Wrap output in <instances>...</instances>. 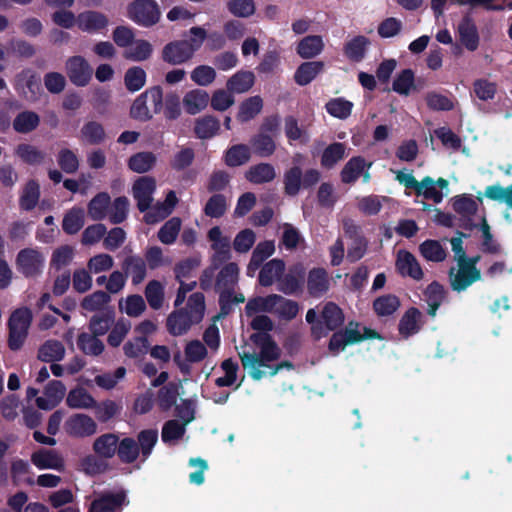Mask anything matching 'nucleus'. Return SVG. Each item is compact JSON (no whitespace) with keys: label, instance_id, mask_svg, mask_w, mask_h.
<instances>
[{"label":"nucleus","instance_id":"nucleus-3","mask_svg":"<svg viewBox=\"0 0 512 512\" xmlns=\"http://www.w3.org/2000/svg\"><path fill=\"white\" fill-rule=\"evenodd\" d=\"M239 279V268L236 263H228L219 271L215 288L219 292L221 313L227 314L232 303H242L245 298L242 294H235L234 290Z\"/></svg>","mask_w":512,"mask_h":512},{"label":"nucleus","instance_id":"nucleus-43","mask_svg":"<svg viewBox=\"0 0 512 512\" xmlns=\"http://www.w3.org/2000/svg\"><path fill=\"white\" fill-rule=\"evenodd\" d=\"M123 269L126 274L131 276L133 284L141 283L146 276V264L138 256H129L123 263Z\"/></svg>","mask_w":512,"mask_h":512},{"label":"nucleus","instance_id":"nucleus-28","mask_svg":"<svg viewBox=\"0 0 512 512\" xmlns=\"http://www.w3.org/2000/svg\"><path fill=\"white\" fill-rule=\"evenodd\" d=\"M458 32L461 43L470 51L477 49L479 44V36L477 28L473 21L465 17L458 26Z\"/></svg>","mask_w":512,"mask_h":512},{"label":"nucleus","instance_id":"nucleus-58","mask_svg":"<svg viewBox=\"0 0 512 512\" xmlns=\"http://www.w3.org/2000/svg\"><path fill=\"white\" fill-rule=\"evenodd\" d=\"M145 297L149 306L158 310L164 302V286L157 280H151L145 288Z\"/></svg>","mask_w":512,"mask_h":512},{"label":"nucleus","instance_id":"nucleus-1","mask_svg":"<svg viewBox=\"0 0 512 512\" xmlns=\"http://www.w3.org/2000/svg\"><path fill=\"white\" fill-rule=\"evenodd\" d=\"M251 327L259 331L250 336L254 345L253 351L243 350L239 353L242 365L255 380L264 376H274L281 368H291L288 362L277 364L280 357V348L267 333L272 330L273 323L266 315H257L251 321Z\"/></svg>","mask_w":512,"mask_h":512},{"label":"nucleus","instance_id":"nucleus-53","mask_svg":"<svg viewBox=\"0 0 512 512\" xmlns=\"http://www.w3.org/2000/svg\"><path fill=\"white\" fill-rule=\"evenodd\" d=\"M263 106L262 99L259 96H253L243 101L239 107L237 119L240 122H247L253 119L261 112Z\"/></svg>","mask_w":512,"mask_h":512},{"label":"nucleus","instance_id":"nucleus-63","mask_svg":"<svg viewBox=\"0 0 512 512\" xmlns=\"http://www.w3.org/2000/svg\"><path fill=\"white\" fill-rule=\"evenodd\" d=\"M399 305V300L394 295L378 297L373 303L374 310L379 316H389L393 314L398 309Z\"/></svg>","mask_w":512,"mask_h":512},{"label":"nucleus","instance_id":"nucleus-14","mask_svg":"<svg viewBox=\"0 0 512 512\" xmlns=\"http://www.w3.org/2000/svg\"><path fill=\"white\" fill-rule=\"evenodd\" d=\"M32 464L39 470H55L62 472L65 469V460L62 455L54 449H39L31 455Z\"/></svg>","mask_w":512,"mask_h":512},{"label":"nucleus","instance_id":"nucleus-10","mask_svg":"<svg viewBox=\"0 0 512 512\" xmlns=\"http://www.w3.org/2000/svg\"><path fill=\"white\" fill-rule=\"evenodd\" d=\"M481 279V272L477 267L465 265L463 261L456 262V267L449 270V282L454 291L462 292L473 283Z\"/></svg>","mask_w":512,"mask_h":512},{"label":"nucleus","instance_id":"nucleus-59","mask_svg":"<svg viewBox=\"0 0 512 512\" xmlns=\"http://www.w3.org/2000/svg\"><path fill=\"white\" fill-rule=\"evenodd\" d=\"M453 208L464 219L471 221V216H473L478 209V203L471 196L462 195L453 199Z\"/></svg>","mask_w":512,"mask_h":512},{"label":"nucleus","instance_id":"nucleus-64","mask_svg":"<svg viewBox=\"0 0 512 512\" xmlns=\"http://www.w3.org/2000/svg\"><path fill=\"white\" fill-rule=\"evenodd\" d=\"M484 195L491 200L504 202L512 208V184L506 188L499 184L488 186Z\"/></svg>","mask_w":512,"mask_h":512},{"label":"nucleus","instance_id":"nucleus-7","mask_svg":"<svg viewBox=\"0 0 512 512\" xmlns=\"http://www.w3.org/2000/svg\"><path fill=\"white\" fill-rule=\"evenodd\" d=\"M364 334L358 323L350 322L343 331L335 332L329 342V350L334 354L344 350L346 346L360 342L364 338L374 337V332L363 328Z\"/></svg>","mask_w":512,"mask_h":512},{"label":"nucleus","instance_id":"nucleus-57","mask_svg":"<svg viewBox=\"0 0 512 512\" xmlns=\"http://www.w3.org/2000/svg\"><path fill=\"white\" fill-rule=\"evenodd\" d=\"M120 460L124 463H133L140 455L137 442L132 438H124L118 441L117 451Z\"/></svg>","mask_w":512,"mask_h":512},{"label":"nucleus","instance_id":"nucleus-56","mask_svg":"<svg viewBox=\"0 0 512 512\" xmlns=\"http://www.w3.org/2000/svg\"><path fill=\"white\" fill-rule=\"evenodd\" d=\"M119 309L130 317H138L145 311L146 304L142 296L130 295L119 301Z\"/></svg>","mask_w":512,"mask_h":512},{"label":"nucleus","instance_id":"nucleus-25","mask_svg":"<svg viewBox=\"0 0 512 512\" xmlns=\"http://www.w3.org/2000/svg\"><path fill=\"white\" fill-rule=\"evenodd\" d=\"M372 162H366L361 156L352 157L341 170V181L345 184H353L361 176L366 168H370Z\"/></svg>","mask_w":512,"mask_h":512},{"label":"nucleus","instance_id":"nucleus-47","mask_svg":"<svg viewBox=\"0 0 512 512\" xmlns=\"http://www.w3.org/2000/svg\"><path fill=\"white\" fill-rule=\"evenodd\" d=\"M421 255L431 262H443L447 257L446 249L436 240H426L419 247Z\"/></svg>","mask_w":512,"mask_h":512},{"label":"nucleus","instance_id":"nucleus-22","mask_svg":"<svg viewBox=\"0 0 512 512\" xmlns=\"http://www.w3.org/2000/svg\"><path fill=\"white\" fill-rule=\"evenodd\" d=\"M214 250L213 262L223 263L230 258V241L221 235L219 226H214L208 233Z\"/></svg>","mask_w":512,"mask_h":512},{"label":"nucleus","instance_id":"nucleus-51","mask_svg":"<svg viewBox=\"0 0 512 512\" xmlns=\"http://www.w3.org/2000/svg\"><path fill=\"white\" fill-rule=\"evenodd\" d=\"M179 387V384L170 382L159 390L157 401L161 410L167 411L175 405L179 396Z\"/></svg>","mask_w":512,"mask_h":512},{"label":"nucleus","instance_id":"nucleus-38","mask_svg":"<svg viewBox=\"0 0 512 512\" xmlns=\"http://www.w3.org/2000/svg\"><path fill=\"white\" fill-rule=\"evenodd\" d=\"M255 76L251 71H238L227 81V90L233 93L247 92L254 84Z\"/></svg>","mask_w":512,"mask_h":512},{"label":"nucleus","instance_id":"nucleus-6","mask_svg":"<svg viewBox=\"0 0 512 512\" xmlns=\"http://www.w3.org/2000/svg\"><path fill=\"white\" fill-rule=\"evenodd\" d=\"M160 14L159 6L154 0H134L127 7L128 17L144 27L156 24Z\"/></svg>","mask_w":512,"mask_h":512},{"label":"nucleus","instance_id":"nucleus-50","mask_svg":"<svg viewBox=\"0 0 512 512\" xmlns=\"http://www.w3.org/2000/svg\"><path fill=\"white\" fill-rule=\"evenodd\" d=\"M369 40L365 36H356L346 43L344 47L345 55L352 61H361L366 53Z\"/></svg>","mask_w":512,"mask_h":512},{"label":"nucleus","instance_id":"nucleus-4","mask_svg":"<svg viewBox=\"0 0 512 512\" xmlns=\"http://www.w3.org/2000/svg\"><path fill=\"white\" fill-rule=\"evenodd\" d=\"M162 108L163 90L160 86H153L134 100L130 114L134 119L148 121L154 114H158Z\"/></svg>","mask_w":512,"mask_h":512},{"label":"nucleus","instance_id":"nucleus-16","mask_svg":"<svg viewBox=\"0 0 512 512\" xmlns=\"http://www.w3.org/2000/svg\"><path fill=\"white\" fill-rule=\"evenodd\" d=\"M177 203V197L174 191H169L166 195V199L163 202L151 203L150 207L147 208L144 218L147 224H155L163 221L168 217Z\"/></svg>","mask_w":512,"mask_h":512},{"label":"nucleus","instance_id":"nucleus-24","mask_svg":"<svg viewBox=\"0 0 512 512\" xmlns=\"http://www.w3.org/2000/svg\"><path fill=\"white\" fill-rule=\"evenodd\" d=\"M249 144L251 152L260 158L272 156L277 149L276 138L258 132L250 138Z\"/></svg>","mask_w":512,"mask_h":512},{"label":"nucleus","instance_id":"nucleus-42","mask_svg":"<svg viewBox=\"0 0 512 512\" xmlns=\"http://www.w3.org/2000/svg\"><path fill=\"white\" fill-rule=\"evenodd\" d=\"M279 300V295L272 294L266 297H256L246 304V312L251 315L259 312L275 313V308Z\"/></svg>","mask_w":512,"mask_h":512},{"label":"nucleus","instance_id":"nucleus-23","mask_svg":"<svg viewBox=\"0 0 512 512\" xmlns=\"http://www.w3.org/2000/svg\"><path fill=\"white\" fill-rule=\"evenodd\" d=\"M209 101L208 92L202 89H193L184 95L182 103L189 115H196L208 106Z\"/></svg>","mask_w":512,"mask_h":512},{"label":"nucleus","instance_id":"nucleus-60","mask_svg":"<svg viewBox=\"0 0 512 512\" xmlns=\"http://www.w3.org/2000/svg\"><path fill=\"white\" fill-rule=\"evenodd\" d=\"M124 83L130 92L139 91L146 83V72L141 67H131L125 72Z\"/></svg>","mask_w":512,"mask_h":512},{"label":"nucleus","instance_id":"nucleus-48","mask_svg":"<svg viewBox=\"0 0 512 512\" xmlns=\"http://www.w3.org/2000/svg\"><path fill=\"white\" fill-rule=\"evenodd\" d=\"M81 139L90 145H97L105 140L103 126L96 121H89L81 128Z\"/></svg>","mask_w":512,"mask_h":512},{"label":"nucleus","instance_id":"nucleus-18","mask_svg":"<svg viewBox=\"0 0 512 512\" xmlns=\"http://www.w3.org/2000/svg\"><path fill=\"white\" fill-rule=\"evenodd\" d=\"M396 269L404 277L414 280L423 278L422 268L413 254L406 250H399L396 257Z\"/></svg>","mask_w":512,"mask_h":512},{"label":"nucleus","instance_id":"nucleus-9","mask_svg":"<svg viewBox=\"0 0 512 512\" xmlns=\"http://www.w3.org/2000/svg\"><path fill=\"white\" fill-rule=\"evenodd\" d=\"M344 322L342 310L333 302L324 305L321 312V320L312 326V334L316 339H320L333 331Z\"/></svg>","mask_w":512,"mask_h":512},{"label":"nucleus","instance_id":"nucleus-13","mask_svg":"<svg viewBox=\"0 0 512 512\" xmlns=\"http://www.w3.org/2000/svg\"><path fill=\"white\" fill-rule=\"evenodd\" d=\"M64 430L71 437L85 438L96 433L97 424L90 416L76 413L65 421Z\"/></svg>","mask_w":512,"mask_h":512},{"label":"nucleus","instance_id":"nucleus-41","mask_svg":"<svg viewBox=\"0 0 512 512\" xmlns=\"http://www.w3.org/2000/svg\"><path fill=\"white\" fill-rule=\"evenodd\" d=\"M251 150L245 144H236L231 146L225 154V163L229 167H238L249 162Z\"/></svg>","mask_w":512,"mask_h":512},{"label":"nucleus","instance_id":"nucleus-54","mask_svg":"<svg viewBox=\"0 0 512 512\" xmlns=\"http://www.w3.org/2000/svg\"><path fill=\"white\" fill-rule=\"evenodd\" d=\"M421 318V313L416 308H410L401 318L399 323V332L405 337H408L412 334L418 332L419 320Z\"/></svg>","mask_w":512,"mask_h":512},{"label":"nucleus","instance_id":"nucleus-27","mask_svg":"<svg viewBox=\"0 0 512 512\" xmlns=\"http://www.w3.org/2000/svg\"><path fill=\"white\" fill-rule=\"evenodd\" d=\"M219 130L220 122L212 115H205L195 120L194 133L199 139H210L217 135Z\"/></svg>","mask_w":512,"mask_h":512},{"label":"nucleus","instance_id":"nucleus-45","mask_svg":"<svg viewBox=\"0 0 512 512\" xmlns=\"http://www.w3.org/2000/svg\"><path fill=\"white\" fill-rule=\"evenodd\" d=\"M302 169L295 165L284 173V192L289 196H296L302 188Z\"/></svg>","mask_w":512,"mask_h":512},{"label":"nucleus","instance_id":"nucleus-31","mask_svg":"<svg viewBox=\"0 0 512 512\" xmlns=\"http://www.w3.org/2000/svg\"><path fill=\"white\" fill-rule=\"evenodd\" d=\"M308 291L313 296H320L329 288V278L325 269L314 268L308 274Z\"/></svg>","mask_w":512,"mask_h":512},{"label":"nucleus","instance_id":"nucleus-44","mask_svg":"<svg viewBox=\"0 0 512 512\" xmlns=\"http://www.w3.org/2000/svg\"><path fill=\"white\" fill-rule=\"evenodd\" d=\"M77 345L83 353L91 356H98L104 350V344L98 335L90 333H81L78 336Z\"/></svg>","mask_w":512,"mask_h":512},{"label":"nucleus","instance_id":"nucleus-30","mask_svg":"<svg viewBox=\"0 0 512 512\" xmlns=\"http://www.w3.org/2000/svg\"><path fill=\"white\" fill-rule=\"evenodd\" d=\"M285 269V263L281 259H272L267 262L259 273V282L262 286H270L279 280Z\"/></svg>","mask_w":512,"mask_h":512},{"label":"nucleus","instance_id":"nucleus-29","mask_svg":"<svg viewBox=\"0 0 512 512\" xmlns=\"http://www.w3.org/2000/svg\"><path fill=\"white\" fill-rule=\"evenodd\" d=\"M275 251L274 241L266 240L260 242L254 249L250 262L247 267V273L253 275L260 265L270 257Z\"/></svg>","mask_w":512,"mask_h":512},{"label":"nucleus","instance_id":"nucleus-61","mask_svg":"<svg viewBox=\"0 0 512 512\" xmlns=\"http://www.w3.org/2000/svg\"><path fill=\"white\" fill-rule=\"evenodd\" d=\"M152 45L146 40H137L134 45L127 49L123 56L133 61H145L152 54Z\"/></svg>","mask_w":512,"mask_h":512},{"label":"nucleus","instance_id":"nucleus-34","mask_svg":"<svg viewBox=\"0 0 512 512\" xmlns=\"http://www.w3.org/2000/svg\"><path fill=\"white\" fill-rule=\"evenodd\" d=\"M66 404L72 409H91L96 406V401L84 388H75L69 391Z\"/></svg>","mask_w":512,"mask_h":512},{"label":"nucleus","instance_id":"nucleus-62","mask_svg":"<svg viewBox=\"0 0 512 512\" xmlns=\"http://www.w3.org/2000/svg\"><path fill=\"white\" fill-rule=\"evenodd\" d=\"M40 191L39 184L30 180L24 187L22 196L20 198V206L25 210L34 208L39 200Z\"/></svg>","mask_w":512,"mask_h":512},{"label":"nucleus","instance_id":"nucleus-20","mask_svg":"<svg viewBox=\"0 0 512 512\" xmlns=\"http://www.w3.org/2000/svg\"><path fill=\"white\" fill-rule=\"evenodd\" d=\"M65 391L66 388L61 381H50L45 387L44 395L36 399V404L40 409L51 410L63 399Z\"/></svg>","mask_w":512,"mask_h":512},{"label":"nucleus","instance_id":"nucleus-52","mask_svg":"<svg viewBox=\"0 0 512 512\" xmlns=\"http://www.w3.org/2000/svg\"><path fill=\"white\" fill-rule=\"evenodd\" d=\"M346 147L343 143L335 142L330 144L322 153L321 165L324 168H333L345 156Z\"/></svg>","mask_w":512,"mask_h":512},{"label":"nucleus","instance_id":"nucleus-32","mask_svg":"<svg viewBox=\"0 0 512 512\" xmlns=\"http://www.w3.org/2000/svg\"><path fill=\"white\" fill-rule=\"evenodd\" d=\"M324 48V42L319 35L304 37L297 46V53L303 59H309L319 55Z\"/></svg>","mask_w":512,"mask_h":512},{"label":"nucleus","instance_id":"nucleus-37","mask_svg":"<svg viewBox=\"0 0 512 512\" xmlns=\"http://www.w3.org/2000/svg\"><path fill=\"white\" fill-rule=\"evenodd\" d=\"M65 355V347L58 340H47L38 350V358L43 362L60 361Z\"/></svg>","mask_w":512,"mask_h":512},{"label":"nucleus","instance_id":"nucleus-17","mask_svg":"<svg viewBox=\"0 0 512 512\" xmlns=\"http://www.w3.org/2000/svg\"><path fill=\"white\" fill-rule=\"evenodd\" d=\"M156 188L155 180L151 177H141L133 185V197L137 201V208L144 212L153 202V193Z\"/></svg>","mask_w":512,"mask_h":512},{"label":"nucleus","instance_id":"nucleus-33","mask_svg":"<svg viewBox=\"0 0 512 512\" xmlns=\"http://www.w3.org/2000/svg\"><path fill=\"white\" fill-rule=\"evenodd\" d=\"M324 69L322 61L302 63L296 70L294 79L297 84L304 86L309 84Z\"/></svg>","mask_w":512,"mask_h":512},{"label":"nucleus","instance_id":"nucleus-5","mask_svg":"<svg viewBox=\"0 0 512 512\" xmlns=\"http://www.w3.org/2000/svg\"><path fill=\"white\" fill-rule=\"evenodd\" d=\"M32 321V312L24 307L15 310L8 322L9 326V347L18 350L22 347Z\"/></svg>","mask_w":512,"mask_h":512},{"label":"nucleus","instance_id":"nucleus-19","mask_svg":"<svg viewBox=\"0 0 512 512\" xmlns=\"http://www.w3.org/2000/svg\"><path fill=\"white\" fill-rule=\"evenodd\" d=\"M108 24V17L98 11H84L77 16V26L84 32H100L101 30L105 29Z\"/></svg>","mask_w":512,"mask_h":512},{"label":"nucleus","instance_id":"nucleus-49","mask_svg":"<svg viewBox=\"0 0 512 512\" xmlns=\"http://www.w3.org/2000/svg\"><path fill=\"white\" fill-rule=\"evenodd\" d=\"M156 164V156L152 152H139L129 158L128 166L136 173H145Z\"/></svg>","mask_w":512,"mask_h":512},{"label":"nucleus","instance_id":"nucleus-55","mask_svg":"<svg viewBox=\"0 0 512 512\" xmlns=\"http://www.w3.org/2000/svg\"><path fill=\"white\" fill-rule=\"evenodd\" d=\"M137 440L139 452L143 460H146L151 455L153 448L158 441V431L156 429L142 430L138 434Z\"/></svg>","mask_w":512,"mask_h":512},{"label":"nucleus","instance_id":"nucleus-11","mask_svg":"<svg viewBox=\"0 0 512 512\" xmlns=\"http://www.w3.org/2000/svg\"><path fill=\"white\" fill-rule=\"evenodd\" d=\"M45 257L36 249L26 248L21 250L16 258V266L25 277L39 275L44 267Z\"/></svg>","mask_w":512,"mask_h":512},{"label":"nucleus","instance_id":"nucleus-2","mask_svg":"<svg viewBox=\"0 0 512 512\" xmlns=\"http://www.w3.org/2000/svg\"><path fill=\"white\" fill-rule=\"evenodd\" d=\"M206 304L205 297L201 292L192 293L184 308L177 309L167 317V330L173 336H180L188 332V330L200 323L205 314Z\"/></svg>","mask_w":512,"mask_h":512},{"label":"nucleus","instance_id":"nucleus-35","mask_svg":"<svg viewBox=\"0 0 512 512\" xmlns=\"http://www.w3.org/2000/svg\"><path fill=\"white\" fill-rule=\"evenodd\" d=\"M118 445V437L115 434L107 433L99 436L93 444L94 452L102 458H112Z\"/></svg>","mask_w":512,"mask_h":512},{"label":"nucleus","instance_id":"nucleus-39","mask_svg":"<svg viewBox=\"0 0 512 512\" xmlns=\"http://www.w3.org/2000/svg\"><path fill=\"white\" fill-rule=\"evenodd\" d=\"M111 203L108 193L100 192L94 196L88 204V213L93 221H101L107 214V209Z\"/></svg>","mask_w":512,"mask_h":512},{"label":"nucleus","instance_id":"nucleus-36","mask_svg":"<svg viewBox=\"0 0 512 512\" xmlns=\"http://www.w3.org/2000/svg\"><path fill=\"white\" fill-rule=\"evenodd\" d=\"M40 123V117L36 112H20L13 120V129L22 134H27L35 130Z\"/></svg>","mask_w":512,"mask_h":512},{"label":"nucleus","instance_id":"nucleus-26","mask_svg":"<svg viewBox=\"0 0 512 512\" xmlns=\"http://www.w3.org/2000/svg\"><path fill=\"white\" fill-rule=\"evenodd\" d=\"M247 181L253 184H264L272 182L276 178V171L270 163H258L252 165L245 172Z\"/></svg>","mask_w":512,"mask_h":512},{"label":"nucleus","instance_id":"nucleus-21","mask_svg":"<svg viewBox=\"0 0 512 512\" xmlns=\"http://www.w3.org/2000/svg\"><path fill=\"white\" fill-rule=\"evenodd\" d=\"M125 500L124 491L104 493L92 502L90 512H115L117 508L125 504Z\"/></svg>","mask_w":512,"mask_h":512},{"label":"nucleus","instance_id":"nucleus-40","mask_svg":"<svg viewBox=\"0 0 512 512\" xmlns=\"http://www.w3.org/2000/svg\"><path fill=\"white\" fill-rule=\"evenodd\" d=\"M15 155L29 165H40L44 162L46 153L31 144L22 143L15 149Z\"/></svg>","mask_w":512,"mask_h":512},{"label":"nucleus","instance_id":"nucleus-15","mask_svg":"<svg viewBox=\"0 0 512 512\" xmlns=\"http://www.w3.org/2000/svg\"><path fill=\"white\" fill-rule=\"evenodd\" d=\"M179 417L183 422L172 419L164 423L161 432V439L165 444L174 445L179 441L186 432V425L194 419V416L189 409H187V417H184L181 411H179Z\"/></svg>","mask_w":512,"mask_h":512},{"label":"nucleus","instance_id":"nucleus-12","mask_svg":"<svg viewBox=\"0 0 512 512\" xmlns=\"http://www.w3.org/2000/svg\"><path fill=\"white\" fill-rule=\"evenodd\" d=\"M65 69L70 81L78 87L88 85L93 75L92 67L82 56L68 58Z\"/></svg>","mask_w":512,"mask_h":512},{"label":"nucleus","instance_id":"nucleus-46","mask_svg":"<svg viewBox=\"0 0 512 512\" xmlns=\"http://www.w3.org/2000/svg\"><path fill=\"white\" fill-rule=\"evenodd\" d=\"M425 301L429 306L428 314L431 316L436 315V311L444 300L445 290L444 287L437 283L432 282L428 285L424 292Z\"/></svg>","mask_w":512,"mask_h":512},{"label":"nucleus","instance_id":"nucleus-8","mask_svg":"<svg viewBox=\"0 0 512 512\" xmlns=\"http://www.w3.org/2000/svg\"><path fill=\"white\" fill-rule=\"evenodd\" d=\"M201 47V39L191 44L187 40H177L166 44L162 50V59L171 65H180L189 61Z\"/></svg>","mask_w":512,"mask_h":512}]
</instances>
